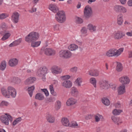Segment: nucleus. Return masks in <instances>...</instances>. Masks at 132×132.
I'll return each mask as SVG.
<instances>
[{"instance_id":"11","label":"nucleus","mask_w":132,"mask_h":132,"mask_svg":"<svg viewBox=\"0 0 132 132\" xmlns=\"http://www.w3.org/2000/svg\"><path fill=\"white\" fill-rule=\"evenodd\" d=\"M19 14L16 12H13L11 16V19L12 21L16 23L18 22Z\"/></svg>"},{"instance_id":"6","label":"nucleus","mask_w":132,"mask_h":132,"mask_svg":"<svg viewBox=\"0 0 132 132\" xmlns=\"http://www.w3.org/2000/svg\"><path fill=\"white\" fill-rule=\"evenodd\" d=\"M43 52L45 54L48 56L53 55L55 53V51L54 50L50 48H42L40 53Z\"/></svg>"},{"instance_id":"28","label":"nucleus","mask_w":132,"mask_h":132,"mask_svg":"<svg viewBox=\"0 0 132 132\" xmlns=\"http://www.w3.org/2000/svg\"><path fill=\"white\" fill-rule=\"evenodd\" d=\"M44 95L41 93H37L35 96V99L39 100H42L44 99Z\"/></svg>"},{"instance_id":"29","label":"nucleus","mask_w":132,"mask_h":132,"mask_svg":"<svg viewBox=\"0 0 132 132\" xmlns=\"http://www.w3.org/2000/svg\"><path fill=\"white\" fill-rule=\"evenodd\" d=\"M111 119L113 121L118 125H119V123H120L122 122L120 118L118 117L112 116L111 117Z\"/></svg>"},{"instance_id":"15","label":"nucleus","mask_w":132,"mask_h":132,"mask_svg":"<svg viewBox=\"0 0 132 132\" xmlns=\"http://www.w3.org/2000/svg\"><path fill=\"white\" fill-rule=\"evenodd\" d=\"M100 87L102 89H107L108 88L109 84L106 80H102L100 82Z\"/></svg>"},{"instance_id":"62","label":"nucleus","mask_w":132,"mask_h":132,"mask_svg":"<svg viewBox=\"0 0 132 132\" xmlns=\"http://www.w3.org/2000/svg\"><path fill=\"white\" fill-rule=\"evenodd\" d=\"M51 94L54 96H56V93L54 92V89L53 90H52V91H50Z\"/></svg>"},{"instance_id":"53","label":"nucleus","mask_w":132,"mask_h":132,"mask_svg":"<svg viewBox=\"0 0 132 132\" xmlns=\"http://www.w3.org/2000/svg\"><path fill=\"white\" fill-rule=\"evenodd\" d=\"M110 88L113 90H114L115 89L116 87L115 84H111V83L110 84Z\"/></svg>"},{"instance_id":"52","label":"nucleus","mask_w":132,"mask_h":132,"mask_svg":"<svg viewBox=\"0 0 132 132\" xmlns=\"http://www.w3.org/2000/svg\"><path fill=\"white\" fill-rule=\"evenodd\" d=\"M77 22L78 23H81L83 22V20L82 19L80 18H78L77 19Z\"/></svg>"},{"instance_id":"48","label":"nucleus","mask_w":132,"mask_h":132,"mask_svg":"<svg viewBox=\"0 0 132 132\" xmlns=\"http://www.w3.org/2000/svg\"><path fill=\"white\" fill-rule=\"evenodd\" d=\"M22 41L21 39H19L18 40H15L14 42L15 46L19 45Z\"/></svg>"},{"instance_id":"59","label":"nucleus","mask_w":132,"mask_h":132,"mask_svg":"<svg viewBox=\"0 0 132 132\" xmlns=\"http://www.w3.org/2000/svg\"><path fill=\"white\" fill-rule=\"evenodd\" d=\"M92 118V116L91 115H88L86 116L85 117V118L86 119L88 120Z\"/></svg>"},{"instance_id":"24","label":"nucleus","mask_w":132,"mask_h":132,"mask_svg":"<svg viewBox=\"0 0 132 132\" xmlns=\"http://www.w3.org/2000/svg\"><path fill=\"white\" fill-rule=\"evenodd\" d=\"M123 21V15L121 14H120L118 15L117 17V23L119 25L122 24Z\"/></svg>"},{"instance_id":"12","label":"nucleus","mask_w":132,"mask_h":132,"mask_svg":"<svg viewBox=\"0 0 132 132\" xmlns=\"http://www.w3.org/2000/svg\"><path fill=\"white\" fill-rule=\"evenodd\" d=\"M51 71L53 74H57L60 73L62 71V70L60 67L54 65L51 68Z\"/></svg>"},{"instance_id":"14","label":"nucleus","mask_w":132,"mask_h":132,"mask_svg":"<svg viewBox=\"0 0 132 132\" xmlns=\"http://www.w3.org/2000/svg\"><path fill=\"white\" fill-rule=\"evenodd\" d=\"M18 60L16 58H13L10 59L9 61V65L11 67H14L17 65L18 63Z\"/></svg>"},{"instance_id":"27","label":"nucleus","mask_w":132,"mask_h":132,"mask_svg":"<svg viewBox=\"0 0 132 132\" xmlns=\"http://www.w3.org/2000/svg\"><path fill=\"white\" fill-rule=\"evenodd\" d=\"M4 33L5 34L1 38V39L3 40H6L10 36V34L9 33V32L8 31L4 30Z\"/></svg>"},{"instance_id":"3","label":"nucleus","mask_w":132,"mask_h":132,"mask_svg":"<svg viewBox=\"0 0 132 132\" xmlns=\"http://www.w3.org/2000/svg\"><path fill=\"white\" fill-rule=\"evenodd\" d=\"M56 20L59 22L62 23L65 20V16L64 12L63 11H59L55 15Z\"/></svg>"},{"instance_id":"17","label":"nucleus","mask_w":132,"mask_h":132,"mask_svg":"<svg viewBox=\"0 0 132 132\" xmlns=\"http://www.w3.org/2000/svg\"><path fill=\"white\" fill-rule=\"evenodd\" d=\"M49 8L50 10L54 13H57L59 11L57 6L54 4H51L49 6Z\"/></svg>"},{"instance_id":"43","label":"nucleus","mask_w":132,"mask_h":132,"mask_svg":"<svg viewBox=\"0 0 132 132\" xmlns=\"http://www.w3.org/2000/svg\"><path fill=\"white\" fill-rule=\"evenodd\" d=\"M9 105V103L5 101H2L0 104V106L3 107L4 106H7Z\"/></svg>"},{"instance_id":"39","label":"nucleus","mask_w":132,"mask_h":132,"mask_svg":"<svg viewBox=\"0 0 132 132\" xmlns=\"http://www.w3.org/2000/svg\"><path fill=\"white\" fill-rule=\"evenodd\" d=\"M122 112V110H121L114 109L112 113L114 115H118Z\"/></svg>"},{"instance_id":"58","label":"nucleus","mask_w":132,"mask_h":132,"mask_svg":"<svg viewBox=\"0 0 132 132\" xmlns=\"http://www.w3.org/2000/svg\"><path fill=\"white\" fill-rule=\"evenodd\" d=\"M126 34L128 36H132V30L127 32Z\"/></svg>"},{"instance_id":"18","label":"nucleus","mask_w":132,"mask_h":132,"mask_svg":"<svg viewBox=\"0 0 132 132\" xmlns=\"http://www.w3.org/2000/svg\"><path fill=\"white\" fill-rule=\"evenodd\" d=\"M118 92L119 95L123 94L125 92V87L124 85H122L118 89Z\"/></svg>"},{"instance_id":"46","label":"nucleus","mask_w":132,"mask_h":132,"mask_svg":"<svg viewBox=\"0 0 132 132\" xmlns=\"http://www.w3.org/2000/svg\"><path fill=\"white\" fill-rule=\"evenodd\" d=\"M82 82L81 78H78L75 81V82L78 84V86H80L81 85L80 83Z\"/></svg>"},{"instance_id":"7","label":"nucleus","mask_w":132,"mask_h":132,"mask_svg":"<svg viewBox=\"0 0 132 132\" xmlns=\"http://www.w3.org/2000/svg\"><path fill=\"white\" fill-rule=\"evenodd\" d=\"M59 53L61 57L66 59L70 58L72 55L71 52L68 50H62Z\"/></svg>"},{"instance_id":"23","label":"nucleus","mask_w":132,"mask_h":132,"mask_svg":"<svg viewBox=\"0 0 132 132\" xmlns=\"http://www.w3.org/2000/svg\"><path fill=\"white\" fill-rule=\"evenodd\" d=\"M36 80V78L35 77H30L25 81V83L26 85H29L33 83Z\"/></svg>"},{"instance_id":"40","label":"nucleus","mask_w":132,"mask_h":132,"mask_svg":"<svg viewBox=\"0 0 132 132\" xmlns=\"http://www.w3.org/2000/svg\"><path fill=\"white\" fill-rule=\"evenodd\" d=\"M8 14L5 13H3L0 14V19H4L8 17Z\"/></svg>"},{"instance_id":"51","label":"nucleus","mask_w":132,"mask_h":132,"mask_svg":"<svg viewBox=\"0 0 132 132\" xmlns=\"http://www.w3.org/2000/svg\"><path fill=\"white\" fill-rule=\"evenodd\" d=\"M61 77L63 79H69L70 78V76L67 75L62 76H61Z\"/></svg>"},{"instance_id":"10","label":"nucleus","mask_w":132,"mask_h":132,"mask_svg":"<svg viewBox=\"0 0 132 132\" xmlns=\"http://www.w3.org/2000/svg\"><path fill=\"white\" fill-rule=\"evenodd\" d=\"M7 90H8L9 98L10 96L12 98H15L16 96V89L13 87L9 86L7 87Z\"/></svg>"},{"instance_id":"32","label":"nucleus","mask_w":132,"mask_h":132,"mask_svg":"<svg viewBox=\"0 0 132 132\" xmlns=\"http://www.w3.org/2000/svg\"><path fill=\"white\" fill-rule=\"evenodd\" d=\"M6 67V63L5 61H3L1 63L0 69L2 71L4 70Z\"/></svg>"},{"instance_id":"34","label":"nucleus","mask_w":132,"mask_h":132,"mask_svg":"<svg viewBox=\"0 0 132 132\" xmlns=\"http://www.w3.org/2000/svg\"><path fill=\"white\" fill-rule=\"evenodd\" d=\"M123 68V67L122 66L121 64L119 62H117L116 67L117 70L118 72L121 71L122 70Z\"/></svg>"},{"instance_id":"63","label":"nucleus","mask_w":132,"mask_h":132,"mask_svg":"<svg viewBox=\"0 0 132 132\" xmlns=\"http://www.w3.org/2000/svg\"><path fill=\"white\" fill-rule=\"evenodd\" d=\"M121 3L124 4L126 3V0H119Z\"/></svg>"},{"instance_id":"37","label":"nucleus","mask_w":132,"mask_h":132,"mask_svg":"<svg viewBox=\"0 0 132 132\" xmlns=\"http://www.w3.org/2000/svg\"><path fill=\"white\" fill-rule=\"evenodd\" d=\"M90 82L92 84L94 87L96 88V79L92 77L90 79Z\"/></svg>"},{"instance_id":"30","label":"nucleus","mask_w":132,"mask_h":132,"mask_svg":"<svg viewBox=\"0 0 132 132\" xmlns=\"http://www.w3.org/2000/svg\"><path fill=\"white\" fill-rule=\"evenodd\" d=\"M46 119L47 121L49 123H52L54 121V117L50 114H48L47 116Z\"/></svg>"},{"instance_id":"4","label":"nucleus","mask_w":132,"mask_h":132,"mask_svg":"<svg viewBox=\"0 0 132 132\" xmlns=\"http://www.w3.org/2000/svg\"><path fill=\"white\" fill-rule=\"evenodd\" d=\"M5 116H2L1 117V120L2 122L5 125H8L9 124V121H10L12 122L13 120L12 117L10 115L6 113Z\"/></svg>"},{"instance_id":"64","label":"nucleus","mask_w":132,"mask_h":132,"mask_svg":"<svg viewBox=\"0 0 132 132\" xmlns=\"http://www.w3.org/2000/svg\"><path fill=\"white\" fill-rule=\"evenodd\" d=\"M32 11L31 10H29V12L31 13H33L34 12H35L36 10V8H32Z\"/></svg>"},{"instance_id":"57","label":"nucleus","mask_w":132,"mask_h":132,"mask_svg":"<svg viewBox=\"0 0 132 132\" xmlns=\"http://www.w3.org/2000/svg\"><path fill=\"white\" fill-rule=\"evenodd\" d=\"M115 106L116 108H119L121 107V104L119 102L116 103Z\"/></svg>"},{"instance_id":"20","label":"nucleus","mask_w":132,"mask_h":132,"mask_svg":"<svg viewBox=\"0 0 132 132\" xmlns=\"http://www.w3.org/2000/svg\"><path fill=\"white\" fill-rule=\"evenodd\" d=\"M1 93L2 95L6 98H9L8 90H7L4 88H2L1 89Z\"/></svg>"},{"instance_id":"44","label":"nucleus","mask_w":132,"mask_h":132,"mask_svg":"<svg viewBox=\"0 0 132 132\" xmlns=\"http://www.w3.org/2000/svg\"><path fill=\"white\" fill-rule=\"evenodd\" d=\"M61 106V103L59 101L57 102V104L55 106V108L57 110L59 109Z\"/></svg>"},{"instance_id":"47","label":"nucleus","mask_w":132,"mask_h":132,"mask_svg":"<svg viewBox=\"0 0 132 132\" xmlns=\"http://www.w3.org/2000/svg\"><path fill=\"white\" fill-rule=\"evenodd\" d=\"M41 90L42 92L44 93L46 96H47L49 95V92L46 89H42Z\"/></svg>"},{"instance_id":"54","label":"nucleus","mask_w":132,"mask_h":132,"mask_svg":"<svg viewBox=\"0 0 132 132\" xmlns=\"http://www.w3.org/2000/svg\"><path fill=\"white\" fill-rule=\"evenodd\" d=\"M78 126V125L76 122H73L72 123L71 125L70 124V126H69L70 127H75Z\"/></svg>"},{"instance_id":"35","label":"nucleus","mask_w":132,"mask_h":132,"mask_svg":"<svg viewBox=\"0 0 132 132\" xmlns=\"http://www.w3.org/2000/svg\"><path fill=\"white\" fill-rule=\"evenodd\" d=\"M102 101L103 103L105 105L108 106L110 104V101L106 98H104L103 99Z\"/></svg>"},{"instance_id":"16","label":"nucleus","mask_w":132,"mask_h":132,"mask_svg":"<svg viewBox=\"0 0 132 132\" xmlns=\"http://www.w3.org/2000/svg\"><path fill=\"white\" fill-rule=\"evenodd\" d=\"M62 86L66 88H69L72 86V83L69 80H66L64 81L62 83Z\"/></svg>"},{"instance_id":"22","label":"nucleus","mask_w":132,"mask_h":132,"mask_svg":"<svg viewBox=\"0 0 132 132\" xmlns=\"http://www.w3.org/2000/svg\"><path fill=\"white\" fill-rule=\"evenodd\" d=\"M88 74L91 76L96 77L98 75L99 72L97 70H91L88 72Z\"/></svg>"},{"instance_id":"36","label":"nucleus","mask_w":132,"mask_h":132,"mask_svg":"<svg viewBox=\"0 0 132 132\" xmlns=\"http://www.w3.org/2000/svg\"><path fill=\"white\" fill-rule=\"evenodd\" d=\"M32 42L31 46L33 47H37L39 46L41 43L40 41L34 42V41L31 42Z\"/></svg>"},{"instance_id":"45","label":"nucleus","mask_w":132,"mask_h":132,"mask_svg":"<svg viewBox=\"0 0 132 132\" xmlns=\"http://www.w3.org/2000/svg\"><path fill=\"white\" fill-rule=\"evenodd\" d=\"M78 70V68L76 67H72L70 69V71L73 73L76 72Z\"/></svg>"},{"instance_id":"25","label":"nucleus","mask_w":132,"mask_h":132,"mask_svg":"<svg viewBox=\"0 0 132 132\" xmlns=\"http://www.w3.org/2000/svg\"><path fill=\"white\" fill-rule=\"evenodd\" d=\"M76 102V101L72 98L69 99L67 102L66 103L67 105L70 106L75 104Z\"/></svg>"},{"instance_id":"55","label":"nucleus","mask_w":132,"mask_h":132,"mask_svg":"<svg viewBox=\"0 0 132 132\" xmlns=\"http://www.w3.org/2000/svg\"><path fill=\"white\" fill-rule=\"evenodd\" d=\"M59 24H57L53 26V28L55 30H58L59 29Z\"/></svg>"},{"instance_id":"33","label":"nucleus","mask_w":132,"mask_h":132,"mask_svg":"<svg viewBox=\"0 0 132 132\" xmlns=\"http://www.w3.org/2000/svg\"><path fill=\"white\" fill-rule=\"evenodd\" d=\"M78 48V46L74 44H73L70 45L68 47L69 50L73 51L77 49Z\"/></svg>"},{"instance_id":"5","label":"nucleus","mask_w":132,"mask_h":132,"mask_svg":"<svg viewBox=\"0 0 132 132\" xmlns=\"http://www.w3.org/2000/svg\"><path fill=\"white\" fill-rule=\"evenodd\" d=\"M92 11L91 8L89 6H86L85 8L84 11V16L85 18L88 19L91 16Z\"/></svg>"},{"instance_id":"21","label":"nucleus","mask_w":132,"mask_h":132,"mask_svg":"<svg viewBox=\"0 0 132 132\" xmlns=\"http://www.w3.org/2000/svg\"><path fill=\"white\" fill-rule=\"evenodd\" d=\"M71 95L75 97H77L79 95V92L77 89L74 87H72L71 89Z\"/></svg>"},{"instance_id":"19","label":"nucleus","mask_w":132,"mask_h":132,"mask_svg":"<svg viewBox=\"0 0 132 132\" xmlns=\"http://www.w3.org/2000/svg\"><path fill=\"white\" fill-rule=\"evenodd\" d=\"M61 121L63 125L65 126H70V123L68 119L65 117L62 118Z\"/></svg>"},{"instance_id":"56","label":"nucleus","mask_w":132,"mask_h":132,"mask_svg":"<svg viewBox=\"0 0 132 132\" xmlns=\"http://www.w3.org/2000/svg\"><path fill=\"white\" fill-rule=\"evenodd\" d=\"M11 79L12 80H11V81L12 82H13L14 83L16 82V80H17L18 79V78H17L15 77L12 78H11Z\"/></svg>"},{"instance_id":"41","label":"nucleus","mask_w":132,"mask_h":132,"mask_svg":"<svg viewBox=\"0 0 132 132\" xmlns=\"http://www.w3.org/2000/svg\"><path fill=\"white\" fill-rule=\"evenodd\" d=\"M121 6L116 5L114 6V10L117 12H120Z\"/></svg>"},{"instance_id":"2","label":"nucleus","mask_w":132,"mask_h":132,"mask_svg":"<svg viewBox=\"0 0 132 132\" xmlns=\"http://www.w3.org/2000/svg\"><path fill=\"white\" fill-rule=\"evenodd\" d=\"M123 50V48H121L117 50L115 49H111L106 53V55L108 57L114 56H118L120 54Z\"/></svg>"},{"instance_id":"1","label":"nucleus","mask_w":132,"mask_h":132,"mask_svg":"<svg viewBox=\"0 0 132 132\" xmlns=\"http://www.w3.org/2000/svg\"><path fill=\"white\" fill-rule=\"evenodd\" d=\"M39 37V34L35 32H32L29 33L25 37V40L27 42L30 43L37 40Z\"/></svg>"},{"instance_id":"50","label":"nucleus","mask_w":132,"mask_h":132,"mask_svg":"<svg viewBox=\"0 0 132 132\" xmlns=\"http://www.w3.org/2000/svg\"><path fill=\"white\" fill-rule=\"evenodd\" d=\"M126 11L127 10L126 8L125 7L121 6L120 12L125 13Z\"/></svg>"},{"instance_id":"26","label":"nucleus","mask_w":132,"mask_h":132,"mask_svg":"<svg viewBox=\"0 0 132 132\" xmlns=\"http://www.w3.org/2000/svg\"><path fill=\"white\" fill-rule=\"evenodd\" d=\"M87 27L90 31L91 32H95L96 31V27L91 24H88Z\"/></svg>"},{"instance_id":"61","label":"nucleus","mask_w":132,"mask_h":132,"mask_svg":"<svg viewBox=\"0 0 132 132\" xmlns=\"http://www.w3.org/2000/svg\"><path fill=\"white\" fill-rule=\"evenodd\" d=\"M54 99L52 97H51L47 99V101L48 102H51L53 101Z\"/></svg>"},{"instance_id":"31","label":"nucleus","mask_w":132,"mask_h":132,"mask_svg":"<svg viewBox=\"0 0 132 132\" xmlns=\"http://www.w3.org/2000/svg\"><path fill=\"white\" fill-rule=\"evenodd\" d=\"M35 86L33 85L31 87H29L28 88V93L30 96L31 97L32 95L33 92L35 89Z\"/></svg>"},{"instance_id":"49","label":"nucleus","mask_w":132,"mask_h":132,"mask_svg":"<svg viewBox=\"0 0 132 132\" xmlns=\"http://www.w3.org/2000/svg\"><path fill=\"white\" fill-rule=\"evenodd\" d=\"M81 32L82 34H86L87 32V30L86 28L85 27L82 28L81 30Z\"/></svg>"},{"instance_id":"60","label":"nucleus","mask_w":132,"mask_h":132,"mask_svg":"<svg viewBox=\"0 0 132 132\" xmlns=\"http://www.w3.org/2000/svg\"><path fill=\"white\" fill-rule=\"evenodd\" d=\"M128 5L130 6H132V0H129L127 3Z\"/></svg>"},{"instance_id":"9","label":"nucleus","mask_w":132,"mask_h":132,"mask_svg":"<svg viewBox=\"0 0 132 132\" xmlns=\"http://www.w3.org/2000/svg\"><path fill=\"white\" fill-rule=\"evenodd\" d=\"M47 69L45 67H40L38 70L37 75L39 77L42 76L47 72Z\"/></svg>"},{"instance_id":"13","label":"nucleus","mask_w":132,"mask_h":132,"mask_svg":"<svg viewBox=\"0 0 132 132\" xmlns=\"http://www.w3.org/2000/svg\"><path fill=\"white\" fill-rule=\"evenodd\" d=\"M119 81L122 84V85L128 84L130 81L128 77L126 76L120 78L119 79Z\"/></svg>"},{"instance_id":"42","label":"nucleus","mask_w":132,"mask_h":132,"mask_svg":"<svg viewBox=\"0 0 132 132\" xmlns=\"http://www.w3.org/2000/svg\"><path fill=\"white\" fill-rule=\"evenodd\" d=\"M102 117V116L98 114H97L95 116V121L96 122L99 121L100 120V118Z\"/></svg>"},{"instance_id":"8","label":"nucleus","mask_w":132,"mask_h":132,"mask_svg":"<svg viewBox=\"0 0 132 132\" xmlns=\"http://www.w3.org/2000/svg\"><path fill=\"white\" fill-rule=\"evenodd\" d=\"M125 35V34L122 31H118L114 32L113 34V36L114 39L119 40L122 38Z\"/></svg>"},{"instance_id":"38","label":"nucleus","mask_w":132,"mask_h":132,"mask_svg":"<svg viewBox=\"0 0 132 132\" xmlns=\"http://www.w3.org/2000/svg\"><path fill=\"white\" fill-rule=\"evenodd\" d=\"M22 120L21 118L19 117L16 118L14 121L13 122L12 124L13 126H15L16 125L19 123Z\"/></svg>"}]
</instances>
